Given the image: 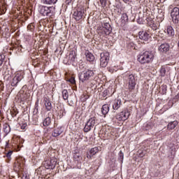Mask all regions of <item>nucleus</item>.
<instances>
[{
	"mask_svg": "<svg viewBox=\"0 0 179 179\" xmlns=\"http://www.w3.org/2000/svg\"><path fill=\"white\" fill-rule=\"evenodd\" d=\"M154 58L155 55H153V52L145 51L138 55V61L142 64H150V62H153Z\"/></svg>",
	"mask_w": 179,
	"mask_h": 179,
	"instance_id": "nucleus-1",
	"label": "nucleus"
},
{
	"mask_svg": "<svg viewBox=\"0 0 179 179\" xmlns=\"http://www.w3.org/2000/svg\"><path fill=\"white\" fill-rule=\"evenodd\" d=\"M167 33L169 36H174V29H173V27L169 26L167 27Z\"/></svg>",
	"mask_w": 179,
	"mask_h": 179,
	"instance_id": "nucleus-29",
	"label": "nucleus"
},
{
	"mask_svg": "<svg viewBox=\"0 0 179 179\" xmlns=\"http://www.w3.org/2000/svg\"><path fill=\"white\" fill-rule=\"evenodd\" d=\"M3 115V113H2V111H1V110H0V117H1V115Z\"/></svg>",
	"mask_w": 179,
	"mask_h": 179,
	"instance_id": "nucleus-47",
	"label": "nucleus"
},
{
	"mask_svg": "<svg viewBox=\"0 0 179 179\" xmlns=\"http://www.w3.org/2000/svg\"><path fill=\"white\" fill-rule=\"evenodd\" d=\"M22 158H19L17 159V164L15 165V167H17V169H20L24 164V162H22Z\"/></svg>",
	"mask_w": 179,
	"mask_h": 179,
	"instance_id": "nucleus-28",
	"label": "nucleus"
},
{
	"mask_svg": "<svg viewBox=\"0 0 179 179\" xmlns=\"http://www.w3.org/2000/svg\"><path fill=\"white\" fill-rule=\"evenodd\" d=\"M171 17L173 23L177 24L179 22V8L178 7L173 8L171 11Z\"/></svg>",
	"mask_w": 179,
	"mask_h": 179,
	"instance_id": "nucleus-9",
	"label": "nucleus"
},
{
	"mask_svg": "<svg viewBox=\"0 0 179 179\" xmlns=\"http://www.w3.org/2000/svg\"><path fill=\"white\" fill-rule=\"evenodd\" d=\"M26 127H27V124L26 123H22V124H20L21 129H26Z\"/></svg>",
	"mask_w": 179,
	"mask_h": 179,
	"instance_id": "nucleus-35",
	"label": "nucleus"
},
{
	"mask_svg": "<svg viewBox=\"0 0 179 179\" xmlns=\"http://www.w3.org/2000/svg\"><path fill=\"white\" fill-rule=\"evenodd\" d=\"M96 122H97L96 117L94 116L90 117L84 127V132H89L90 131H92V128L96 125Z\"/></svg>",
	"mask_w": 179,
	"mask_h": 179,
	"instance_id": "nucleus-5",
	"label": "nucleus"
},
{
	"mask_svg": "<svg viewBox=\"0 0 179 179\" xmlns=\"http://www.w3.org/2000/svg\"><path fill=\"white\" fill-rule=\"evenodd\" d=\"M22 179H29V178L27 175L25 174L22 176Z\"/></svg>",
	"mask_w": 179,
	"mask_h": 179,
	"instance_id": "nucleus-36",
	"label": "nucleus"
},
{
	"mask_svg": "<svg viewBox=\"0 0 179 179\" xmlns=\"http://www.w3.org/2000/svg\"><path fill=\"white\" fill-rule=\"evenodd\" d=\"M9 148V141H6V149H8Z\"/></svg>",
	"mask_w": 179,
	"mask_h": 179,
	"instance_id": "nucleus-39",
	"label": "nucleus"
},
{
	"mask_svg": "<svg viewBox=\"0 0 179 179\" xmlns=\"http://www.w3.org/2000/svg\"><path fill=\"white\" fill-rule=\"evenodd\" d=\"M58 2V0H43L44 5H55Z\"/></svg>",
	"mask_w": 179,
	"mask_h": 179,
	"instance_id": "nucleus-20",
	"label": "nucleus"
},
{
	"mask_svg": "<svg viewBox=\"0 0 179 179\" xmlns=\"http://www.w3.org/2000/svg\"><path fill=\"white\" fill-rule=\"evenodd\" d=\"M85 56L87 58V61H89L90 62H93V60L94 59V56L92 53L87 52L85 53Z\"/></svg>",
	"mask_w": 179,
	"mask_h": 179,
	"instance_id": "nucleus-21",
	"label": "nucleus"
},
{
	"mask_svg": "<svg viewBox=\"0 0 179 179\" xmlns=\"http://www.w3.org/2000/svg\"><path fill=\"white\" fill-rule=\"evenodd\" d=\"M44 166L45 169H51L53 170V169H55V166H57V162L51 159L50 161H46L44 163Z\"/></svg>",
	"mask_w": 179,
	"mask_h": 179,
	"instance_id": "nucleus-12",
	"label": "nucleus"
},
{
	"mask_svg": "<svg viewBox=\"0 0 179 179\" xmlns=\"http://www.w3.org/2000/svg\"><path fill=\"white\" fill-rule=\"evenodd\" d=\"M176 97H178V99H179V93L177 94Z\"/></svg>",
	"mask_w": 179,
	"mask_h": 179,
	"instance_id": "nucleus-48",
	"label": "nucleus"
},
{
	"mask_svg": "<svg viewBox=\"0 0 179 179\" xmlns=\"http://www.w3.org/2000/svg\"><path fill=\"white\" fill-rule=\"evenodd\" d=\"M0 127H1V123H0Z\"/></svg>",
	"mask_w": 179,
	"mask_h": 179,
	"instance_id": "nucleus-51",
	"label": "nucleus"
},
{
	"mask_svg": "<svg viewBox=\"0 0 179 179\" xmlns=\"http://www.w3.org/2000/svg\"><path fill=\"white\" fill-rule=\"evenodd\" d=\"M87 159H92V155H89V154H87Z\"/></svg>",
	"mask_w": 179,
	"mask_h": 179,
	"instance_id": "nucleus-44",
	"label": "nucleus"
},
{
	"mask_svg": "<svg viewBox=\"0 0 179 179\" xmlns=\"http://www.w3.org/2000/svg\"><path fill=\"white\" fill-rule=\"evenodd\" d=\"M81 159H82V156L80 155V154L78 152H75L73 155V160H75V162H80Z\"/></svg>",
	"mask_w": 179,
	"mask_h": 179,
	"instance_id": "nucleus-24",
	"label": "nucleus"
},
{
	"mask_svg": "<svg viewBox=\"0 0 179 179\" xmlns=\"http://www.w3.org/2000/svg\"><path fill=\"white\" fill-rule=\"evenodd\" d=\"M102 96H103V97H107V96H108V91L107 90H105L102 92Z\"/></svg>",
	"mask_w": 179,
	"mask_h": 179,
	"instance_id": "nucleus-33",
	"label": "nucleus"
},
{
	"mask_svg": "<svg viewBox=\"0 0 179 179\" xmlns=\"http://www.w3.org/2000/svg\"><path fill=\"white\" fill-rule=\"evenodd\" d=\"M3 131L5 134H9L10 132V126L8 124L5 123L3 124Z\"/></svg>",
	"mask_w": 179,
	"mask_h": 179,
	"instance_id": "nucleus-22",
	"label": "nucleus"
},
{
	"mask_svg": "<svg viewBox=\"0 0 179 179\" xmlns=\"http://www.w3.org/2000/svg\"><path fill=\"white\" fill-rule=\"evenodd\" d=\"M17 114V113H16L11 112L12 117H16Z\"/></svg>",
	"mask_w": 179,
	"mask_h": 179,
	"instance_id": "nucleus-41",
	"label": "nucleus"
},
{
	"mask_svg": "<svg viewBox=\"0 0 179 179\" xmlns=\"http://www.w3.org/2000/svg\"><path fill=\"white\" fill-rule=\"evenodd\" d=\"M177 125H178V122L177 120H175V121L169 122L167 125V128H168V129L171 131L172 129H174V128H176V127H177Z\"/></svg>",
	"mask_w": 179,
	"mask_h": 179,
	"instance_id": "nucleus-16",
	"label": "nucleus"
},
{
	"mask_svg": "<svg viewBox=\"0 0 179 179\" xmlns=\"http://www.w3.org/2000/svg\"><path fill=\"white\" fill-rule=\"evenodd\" d=\"M69 83H72V85H75V83H76V81L75 80V78L72 77L70 80H69Z\"/></svg>",
	"mask_w": 179,
	"mask_h": 179,
	"instance_id": "nucleus-34",
	"label": "nucleus"
},
{
	"mask_svg": "<svg viewBox=\"0 0 179 179\" xmlns=\"http://www.w3.org/2000/svg\"><path fill=\"white\" fill-rule=\"evenodd\" d=\"M27 29H28L29 30L33 29V25H31V24H29V25L27 26Z\"/></svg>",
	"mask_w": 179,
	"mask_h": 179,
	"instance_id": "nucleus-38",
	"label": "nucleus"
},
{
	"mask_svg": "<svg viewBox=\"0 0 179 179\" xmlns=\"http://www.w3.org/2000/svg\"><path fill=\"white\" fill-rule=\"evenodd\" d=\"M69 59L72 62H75V60L76 59V55L75 54V52H72L71 53H70Z\"/></svg>",
	"mask_w": 179,
	"mask_h": 179,
	"instance_id": "nucleus-25",
	"label": "nucleus"
},
{
	"mask_svg": "<svg viewBox=\"0 0 179 179\" xmlns=\"http://www.w3.org/2000/svg\"><path fill=\"white\" fill-rule=\"evenodd\" d=\"M13 153V151L9 150L7 153H6V157L10 159V156H12V154Z\"/></svg>",
	"mask_w": 179,
	"mask_h": 179,
	"instance_id": "nucleus-32",
	"label": "nucleus"
},
{
	"mask_svg": "<svg viewBox=\"0 0 179 179\" xmlns=\"http://www.w3.org/2000/svg\"><path fill=\"white\" fill-rule=\"evenodd\" d=\"M20 93H23V90H21V91L20 92Z\"/></svg>",
	"mask_w": 179,
	"mask_h": 179,
	"instance_id": "nucleus-49",
	"label": "nucleus"
},
{
	"mask_svg": "<svg viewBox=\"0 0 179 179\" xmlns=\"http://www.w3.org/2000/svg\"><path fill=\"white\" fill-rule=\"evenodd\" d=\"M161 72H163L164 73H166V69H161Z\"/></svg>",
	"mask_w": 179,
	"mask_h": 179,
	"instance_id": "nucleus-43",
	"label": "nucleus"
},
{
	"mask_svg": "<svg viewBox=\"0 0 179 179\" xmlns=\"http://www.w3.org/2000/svg\"><path fill=\"white\" fill-rule=\"evenodd\" d=\"M3 62L0 59V66H1V65H2Z\"/></svg>",
	"mask_w": 179,
	"mask_h": 179,
	"instance_id": "nucleus-46",
	"label": "nucleus"
},
{
	"mask_svg": "<svg viewBox=\"0 0 179 179\" xmlns=\"http://www.w3.org/2000/svg\"><path fill=\"white\" fill-rule=\"evenodd\" d=\"M111 30V25L107 22L104 23L103 25H99L96 29L98 34L103 37H106V36L110 34Z\"/></svg>",
	"mask_w": 179,
	"mask_h": 179,
	"instance_id": "nucleus-2",
	"label": "nucleus"
},
{
	"mask_svg": "<svg viewBox=\"0 0 179 179\" xmlns=\"http://www.w3.org/2000/svg\"><path fill=\"white\" fill-rule=\"evenodd\" d=\"M121 107V99H116L114 101L113 108V110H118Z\"/></svg>",
	"mask_w": 179,
	"mask_h": 179,
	"instance_id": "nucleus-18",
	"label": "nucleus"
},
{
	"mask_svg": "<svg viewBox=\"0 0 179 179\" xmlns=\"http://www.w3.org/2000/svg\"><path fill=\"white\" fill-rule=\"evenodd\" d=\"M62 97L64 100H68V98L69 97V94L68 93V90H64L62 91Z\"/></svg>",
	"mask_w": 179,
	"mask_h": 179,
	"instance_id": "nucleus-27",
	"label": "nucleus"
},
{
	"mask_svg": "<svg viewBox=\"0 0 179 179\" xmlns=\"http://www.w3.org/2000/svg\"><path fill=\"white\" fill-rule=\"evenodd\" d=\"M71 2H72V0H66L65 3H66V5H69L71 3Z\"/></svg>",
	"mask_w": 179,
	"mask_h": 179,
	"instance_id": "nucleus-37",
	"label": "nucleus"
},
{
	"mask_svg": "<svg viewBox=\"0 0 179 179\" xmlns=\"http://www.w3.org/2000/svg\"><path fill=\"white\" fill-rule=\"evenodd\" d=\"M43 101H44V106L45 107V110L47 111H51V110H52V103H51V101H50V98L44 97Z\"/></svg>",
	"mask_w": 179,
	"mask_h": 179,
	"instance_id": "nucleus-14",
	"label": "nucleus"
},
{
	"mask_svg": "<svg viewBox=\"0 0 179 179\" xmlns=\"http://www.w3.org/2000/svg\"><path fill=\"white\" fill-rule=\"evenodd\" d=\"M159 52L166 53L170 50V45L169 43H162L158 48Z\"/></svg>",
	"mask_w": 179,
	"mask_h": 179,
	"instance_id": "nucleus-15",
	"label": "nucleus"
},
{
	"mask_svg": "<svg viewBox=\"0 0 179 179\" xmlns=\"http://www.w3.org/2000/svg\"><path fill=\"white\" fill-rule=\"evenodd\" d=\"M98 152H99V148L95 147V148L91 149V150L90 151V153L92 156H94V155H96V153H97Z\"/></svg>",
	"mask_w": 179,
	"mask_h": 179,
	"instance_id": "nucleus-30",
	"label": "nucleus"
},
{
	"mask_svg": "<svg viewBox=\"0 0 179 179\" xmlns=\"http://www.w3.org/2000/svg\"><path fill=\"white\" fill-rule=\"evenodd\" d=\"M94 76V72H93V71L87 70L79 75V80L83 83L84 82H86V80H90Z\"/></svg>",
	"mask_w": 179,
	"mask_h": 179,
	"instance_id": "nucleus-4",
	"label": "nucleus"
},
{
	"mask_svg": "<svg viewBox=\"0 0 179 179\" xmlns=\"http://www.w3.org/2000/svg\"><path fill=\"white\" fill-rule=\"evenodd\" d=\"M138 156H139V157H143V156H145V153H140L139 155H138Z\"/></svg>",
	"mask_w": 179,
	"mask_h": 179,
	"instance_id": "nucleus-42",
	"label": "nucleus"
},
{
	"mask_svg": "<svg viewBox=\"0 0 179 179\" xmlns=\"http://www.w3.org/2000/svg\"><path fill=\"white\" fill-rule=\"evenodd\" d=\"M99 1L101 3V6L102 8H104L107 5V2L108 1V0H99Z\"/></svg>",
	"mask_w": 179,
	"mask_h": 179,
	"instance_id": "nucleus-31",
	"label": "nucleus"
},
{
	"mask_svg": "<svg viewBox=\"0 0 179 179\" xmlns=\"http://www.w3.org/2000/svg\"><path fill=\"white\" fill-rule=\"evenodd\" d=\"M24 99H27V97H24Z\"/></svg>",
	"mask_w": 179,
	"mask_h": 179,
	"instance_id": "nucleus-50",
	"label": "nucleus"
},
{
	"mask_svg": "<svg viewBox=\"0 0 179 179\" xmlns=\"http://www.w3.org/2000/svg\"><path fill=\"white\" fill-rule=\"evenodd\" d=\"M40 13L43 16H49V17H52L55 16V6L47 7L45 6H42L40 9Z\"/></svg>",
	"mask_w": 179,
	"mask_h": 179,
	"instance_id": "nucleus-3",
	"label": "nucleus"
},
{
	"mask_svg": "<svg viewBox=\"0 0 179 179\" xmlns=\"http://www.w3.org/2000/svg\"><path fill=\"white\" fill-rule=\"evenodd\" d=\"M138 37L141 40L148 41L150 38V34L146 31H141L138 33Z\"/></svg>",
	"mask_w": 179,
	"mask_h": 179,
	"instance_id": "nucleus-11",
	"label": "nucleus"
},
{
	"mask_svg": "<svg viewBox=\"0 0 179 179\" xmlns=\"http://www.w3.org/2000/svg\"><path fill=\"white\" fill-rule=\"evenodd\" d=\"M61 134H62V130L61 129V128L59 127H56L55 128L52 136H55V138H56L57 136H59V135H61Z\"/></svg>",
	"mask_w": 179,
	"mask_h": 179,
	"instance_id": "nucleus-17",
	"label": "nucleus"
},
{
	"mask_svg": "<svg viewBox=\"0 0 179 179\" xmlns=\"http://www.w3.org/2000/svg\"><path fill=\"white\" fill-rule=\"evenodd\" d=\"M51 124V118L50 117H46L43 121V126L48 127Z\"/></svg>",
	"mask_w": 179,
	"mask_h": 179,
	"instance_id": "nucleus-26",
	"label": "nucleus"
},
{
	"mask_svg": "<svg viewBox=\"0 0 179 179\" xmlns=\"http://www.w3.org/2000/svg\"><path fill=\"white\" fill-rule=\"evenodd\" d=\"M136 86V80H135V76L130 74L128 77V90L129 92H134L135 87Z\"/></svg>",
	"mask_w": 179,
	"mask_h": 179,
	"instance_id": "nucleus-7",
	"label": "nucleus"
},
{
	"mask_svg": "<svg viewBox=\"0 0 179 179\" xmlns=\"http://www.w3.org/2000/svg\"><path fill=\"white\" fill-rule=\"evenodd\" d=\"M129 115H131L129 111L124 110L118 113L115 117L116 120H118V121H127V120L129 118Z\"/></svg>",
	"mask_w": 179,
	"mask_h": 179,
	"instance_id": "nucleus-10",
	"label": "nucleus"
},
{
	"mask_svg": "<svg viewBox=\"0 0 179 179\" xmlns=\"http://www.w3.org/2000/svg\"><path fill=\"white\" fill-rule=\"evenodd\" d=\"M121 19V22L123 23V24H125V23H128V15H127V13H123L122 15Z\"/></svg>",
	"mask_w": 179,
	"mask_h": 179,
	"instance_id": "nucleus-23",
	"label": "nucleus"
},
{
	"mask_svg": "<svg viewBox=\"0 0 179 179\" xmlns=\"http://www.w3.org/2000/svg\"><path fill=\"white\" fill-rule=\"evenodd\" d=\"M123 2H124L125 3H127V2H129V0H122Z\"/></svg>",
	"mask_w": 179,
	"mask_h": 179,
	"instance_id": "nucleus-45",
	"label": "nucleus"
},
{
	"mask_svg": "<svg viewBox=\"0 0 179 179\" xmlns=\"http://www.w3.org/2000/svg\"><path fill=\"white\" fill-rule=\"evenodd\" d=\"M109 110H110V106H108V104H105L102 106L101 113L103 115H106V114H108Z\"/></svg>",
	"mask_w": 179,
	"mask_h": 179,
	"instance_id": "nucleus-19",
	"label": "nucleus"
},
{
	"mask_svg": "<svg viewBox=\"0 0 179 179\" xmlns=\"http://www.w3.org/2000/svg\"><path fill=\"white\" fill-rule=\"evenodd\" d=\"M85 15V8L80 7L78 8L76 11H74L73 16L75 20L79 21L83 18Z\"/></svg>",
	"mask_w": 179,
	"mask_h": 179,
	"instance_id": "nucleus-8",
	"label": "nucleus"
},
{
	"mask_svg": "<svg viewBox=\"0 0 179 179\" xmlns=\"http://www.w3.org/2000/svg\"><path fill=\"white\" fill-rule=\"evenodd\" d=\"M22 79H23V76H22V74L15 75L12 80L11 86H17V84L20 80H22Z\"/></svg>",
	"mask_w": 179,
	"mask_h": 179,
	"instance_id": "nucleus-13",
	"label": "nucleus"
},
{
	"mask_svg": "<svg viewBox=\"0 0 179 179\" xmlns=\"http://www.w3.org/2000/svg\"><path fill=\"white\" fill-rule=\"evenodd\" d=\"M5 118V117H3V115H1V116H0V122H2V120Z\"/></svg>",
	"mask_w": 179,
	"mask_h": 179,
	"instance_id": "nucleus-40",
	"label": "nucleus"
},
{
	"mask_svg": "<svg viewBox=\"0 0 179 179\" xmlns=\"http://www.w3.org/2000/svg\"><path fill=\"white\" fill-rule=\"evenodd\" d=\"M100 57V66H101V68H106V66L108 65V61H110V53L102 52Z\"/></svg>",
	"mask_w": 179,
	"mask_h": 179,
	"instance_id": "nucleus-6",
	"label": "nucleus"
}]
</instances>
